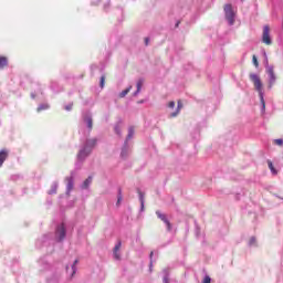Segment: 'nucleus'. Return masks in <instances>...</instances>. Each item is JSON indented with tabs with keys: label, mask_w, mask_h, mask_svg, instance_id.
I'll return each instance as SVG.
<instances>
[{
	"label": "nucleus",
	"mask_w": 283,
	"mask_h": 283,
	"mask_svg": "<svg viewBox=\"0 0 283 283\" xmlns=\"http://www.w3.org/2000/svg\"><path fill=\"white\" fill-rule=\"evenodd\" d=\"M250 81L253 82V85H254L256 92H259L261 105H262L263 109H265L266 102H264V93H262V80H260V75H258L255 73H250Z\"/></svg>",
	"instance_id": "1"
},
{
	"label": "nucleus",
	"mask_w": 283,
	"mask_h": 283,
	"mask_svg": "<svg viewBox=\"0 0 283 283\" xmlns=\"http://www.w3.org/2000/svg\"><path fill=\"white\" fill-rule=\"evenodd\" d=\"M223 10L229 25H233V23H235V11H233V7L231 4H226Z\"/></svg>",
	"instance_id": "2"
},
{
	"label": "nucleus",
	"mask_w": 283,
	"mask_h": 283,
	"mask_svg": "<svg viewBox=\"0 0 283 283\" xmlns=\"http://www.w3.org/2000/svg\"><path fill=\"white\" fill-rule=\"evenodd\" d=\"M262 43L265 45H271L273 43L271 40V28L269 25L263 27Z\"/></svg>",
	"instance_id": "3"
},
{
	"label": "nucleus",
	"mask_w": 283,
	"mask_h": 283,
	"mask_svg": "<svg viewBox=\"0 0 283 283\" xmlns=\"http://www.w3.org/2000/svg\"><path fill=\"white\" fill-rule=\"evenodd\" d=\"M268 74H269V77H270L269 87L271 88L275 85V81H277V77L275 76V71L273 70L272 66H270L268 69Z\"/></svg>",
	"instance_id": "4"
},
{
	"label": "nucleus",
	"mask_w": 283,
	"mask_h": 283,
	"mask_svg": "<svg viewBox=\"0 0 283 283\" xmlns=\"http://www.w3.org/2000/svg\"><path fill=\"white\" fill-rule=\"evenodd\" d=\"M90 154H92V149H87V147H84L78 151L77 160H85L87 156H90Z\"/></svg>",
	"instance_id": "5"
},
{
	"label": "nucleus",
	"mask_w": 283,
	"mask_h": 283,
	"mask_svg": "<svg viewBox=\"0 0 283 283\" xmlns=\"http://www.w3.org/2000/svg\"><path fill=\"white\" fill-rule=\"evenodd\" d=\"M156 216L157 218H159V220L165 222V224L167 226V230L171 231V222L168 221L167 216L163 214L160 211H156Z\"/></svg>",
	"instance_id": "6"
},
{
	"label": "nucleus",
	"mask_w": 283,
	"mask_h": 283,
	"mask_svg": "<svg viewBox=\"0 0 283 283\" xmlns=\"http://www.w3.org/2000/svg\"><path fill=\"white\" fill-rule=\"evenodd\" d=\"M56 238H59L60 242H61V240H65V226L64 224H61L57 227Z\"/></svg>",
	"instance_id": "7"
},
{
	"label": "nucleus",
	"mask_w": 283,
	"mask_h": 283,
	"mask_svg": "<svg viewBox=\"0 0 283 283\" xmlns=\"http://www.w3.org/2000/svg\"><path fill=\"white\" fill-rule=\"evenodd\" d=\"M120 247H123V243L120 241H118L114 247L113 253L115 260H120Z\"/></svg>",
	"instance_id": "8"
},
{
	"label": "nucleus",
	"mask_w": 283,
	"mask_h": 283,
	"mask_svg": "<svg viewBox=\"0 0 283 283\" xmlns=\"http://www.w3.org/2000/svg\"><path fill=\"white\" fill-rule=\"evenodd\" d=\"M7 158H8V150L7 149L0 150V167H3V163H6Z\"/></svg>",
	"instance_id": "9"
},
{
	"label": "nucleus",
	"mask_w": 283,
	"mask_h": 283,
	"mask_svg": "<svg viewBox=\"0 0 283 283\" xmlns=\"http://www.w3.org/2000/svg\"><path fill=\"white\" fill-rule=\"evenodd\" d=\"M84 147H86V149H91L92 151L93 147H96V139H87Z\"/></svg>",
	"instance_id": "10"
},
{
	"label": "nucleus",
	"mask_w": 283,
	"mask_h": 283,
	"mask_svg": "<svg viewBox=\"0 0 283 283\" xmlns=\"http://www.w3.org/2000/svg\"><path fill=\"white\" fill-rule=\"evenodd\" d=\"M180 109H182V102L179 99L177 102V111L175 113H171V118H176V116H178V114H180Z\"/></svg>",
	"instance_id": "11"
},
{
	"label": "nucleus",
	"mask_w": 283,
	"mask_h": 283,
	"mask_svg": "<svg viewBox=\"0 0 283 283\" xmlns=\"http://www.w3.org/2000/svg\"><path fill=\"white\" fill-rule=\"evenodd\" d=\"M8 67V59L6 56H0V70Z\"/></svg>",
	"instance_id": "12"
},
{
	"label": "nucleus",
	"mask_w": 283,
	"mask_h": 283,
	"mask_svg": "<svg viewBox=\"0 0 283 283\" xmlns=\"http://www.w3.org/2000/svg\"><path fill=\"white\" fill-rule=\"evenodd\" d=\"M268 167L271 170V172L273 174V176H277V170L275 169V166H273V161L268 160Z\"/></svg>",
	"instance_id": "13"
},
{
	"label": "nucleus",
	"mask_w": 283,
	"mask_h": 283,
	"mask_svg": "<svg viewBox=\"0 0 283 283\" xmlns=\"http://www.w3.org/2000/svg\"><path fill=\"white\" fill-rule=\"evenodd\" d=\"M145 84V80L140 78L137 82V91L135 92V96L136 94H139L140 90H143V85Z\"/></svg>",
	"instance_id": "14"
},
{
	"label": "nucleus",
	"mask_w": 283,
	"mask_h": 283,
	"mask_svg": "<svg viewBox=\"0 0 283 283\" xmlns=\"http://www.w3.org/2000/svg\"><path fill=\"white\" fill-rule=\"evenodd\" d=\"M74 189V180L72 177L67 178V191H72Z\"/></svg>",
	"instance_id": "15"
},
{
	"label": "nucleus",
	"mask_w": 283,
	"mask_h": 283,
	"mask_svg": "<svg viewBox=\"0 0 283 283\" xmlns=\"http://www.w3.org/2000/svg\"><path fill=\"white\" fill-rule=\"evenodd\" d=\"M128 92H132V86L127 87L126 90L119 93V98H125Z\"/></svg>",
	"instance_id": "16"
},
{
	"label": "nucleus",
	"mask_w": 283,
	"mask_h": 283,
	"mask_svg": "<svg viewBox=\"0 0 283 283\" xmlns=\"http://www.w3.org/2000/svg\"><path fill=\"white\" fill-rule=\"evenodd\" d=\"M92 185V177H88L86 180H84L82 188L87 189Z\"/></svg>",
	"instance_id": "17"
},
{
	"label": "nucleus",
	"mask_w": 283,
	"mask_h": 283,
	"mask_svg": "<svg viewBox=\"0 0 283 283\" xmlns=\"http://www.w3.org/2000/svg\"><path fill=\"white\" fill-rule=\"evenodd\" d=\"M43 109H50V105H48V104H41V105L38 107V112H43Z\"/></svg>",
	"instance_id": "18"
},
{
	"label": "nucleus",
	"mask_w": 283,
	"mask_h": 283,
	"mask_svg": "<svg viewBox=\"0 0 283 283\" xmlns=\"http://www.w3.org/2000/svg\"><path fill=\"white\" fill-rule=\"evenodd\" d=\"M85 122H86V124H87L88 129H92V127H93L92 117H86V118H85Z\"/></svg>",
	"instance_id": "19"
},
{
	"label": "nucleus",
	"mask_w": 283,
	"mask_h": 283,
	"mask_svg": "<svg viewBox=\"0 0 283 283\" xmlns=\"http://www.w3.org/2000/svg\"><path fill=\"white\" fill-rule=\"evenodd\" d=\"M134 137V128L130 127L129 130H128V137L127 139L129 140V138H133Z\"/></svg>",
	"instance_id": "20"
},
{
	"label": "nucleus",
	"mask_w": 283,
	"mask_h": 283,
	"mask_svg": "<svg viewBox=\"0 0 283 283\" xmlns=\"http://www.w3.org/2000/svg\"><path fill=\"white\" fill-rule=\"evenodd\" d=\"M252 61L255 67H259L260 63L258 62V57L255 55L252 56Z\"/></svg>",
	"instance_id": "21"
},
{
	"label": "nucleus",
	"mask_w": 283,
	"mask_h": 283,
	"mask_svg": "<svg viewBox=\"0 0 283 283\" xmlns=\"http://www.w3.org/2000/svg\"><path fill=\"white\" fill-rule=\"evenodd\" d=\"M99 86L105 87V75H102Z\"/></svg>",
	"instance_id": "22"
},
{
	"label": "nucleus",
	"mask_w": 283,
	"mask_h": 283,
	"mask_svg": "<svg viewBox=\"0 0 283 283\" xmlns=\"http://www.w3.org/2000/svg\"><path fill=\"white\" fill-rule=\"evenodd\" d=\"M122 201H123V195H122V192L119 190L118 197H117V205H120Z\"/></svg>",
	"instance_id": "23"
},
{
	"label": "nucleus",
	"mask_w": 283,
	"mask_h": 283,
	"mask_svg": "<svg viewBox=\"0 0 283 283\" xmlns=\"http://www.w3.org/2000/svg\"><path fill=\"white\" fill-rule=\"evenodd\" d=\"M202 283H211V276L206 275V276L203 277Z\"/></svg>",
	"instance_id": "24"
},
{
	"label": "nucleus",
	"mask_w": 283,
	"mask_h": 283,
	"mask_svg": "<svg viewBox=\"0 0 283 283\" xmlns=\"http://www.w3.org/2000/svg\"><path fill=\"white\" fill-rule=\"evenodd\" d=\"M77 264H78V260H75L73 265H72L73 273H76V265Z\"/></svg>",
	"instance_id": "25"
},
{
	"label": "nucleus",
	"mask_w": 283,
	"mask_h": 283,
	"mask_svg": "<svg viewBox=\"0 0 283 283\" xmlns=\"http://www.w3.org/2000/svg\"><path fill=\"white\" fill-rule=\"evenodd\" d=\"M168 107H170V109H174L176 107V102L174 101L169 102Z\"/></svg>",
	"instance_id": "26"
},
{
	"label": "nucleus",
	"mask_w": 283,
	"mask_h": 283,
	"mask_svg": "<svg viewBox=\"0 0 283 283\" xmlns=\"http://www.w3.org/2000/svg\"><path fill=\"white\" fill-rule=\"evenodd\" d=\"M250 247H253L255 244V237H251L249 241Z\"/></svg>",
	"instance_id": "27"
},
{
	"label": "nucleus",
	"mask_w": 283,
	"mask_h": 283,
	"mask_svg": "<svg viewBox=\"0 0 283 283\" xmlns=\"http://www.w3.org/2000/svg\"><path fill=\"white\" fill-rule=\"evenodd\" d=\"M274 143L276 145H279V147H282L283 146V140L282 139H275Z\"/></svg>",
	"instance_id": "28"
},
{
	"label": "nucleus",
	"mask_w": 283,
	"mask_h": 283,
	"mask_svg": "<svg viewBox=\"0 0 283 283\" xmlns=\"http://www.w3.org/2000/svg\"><path fill=\"white\" fill-rule=\"evenodd\" d=\"M115 132H116V134H120V127L119 126H115Z\"/></svg>",
	"instance_id": "29"
},
{
	"label": "nucleus",
	"mask_w": 283,
	"mask_h": 283,
	"mask_svg": "<svg viewBox=\"0 0 283 283\" xmlns=\"http://www.w3.org/2000/svg\"><path fill=\"white\" fill-rule=\"evenodd\" d=\"M164 283H169V276L164 277Z\"/></svg>",
	"instance_id": "30"
},
{
	"label": "nucleus",
	"mask_w": 283,
	"mask_h": 283,
	"mask_svg": "<svg viewBox=\"0 0 283 283\" xmlns=\"http://www.w3.org/2000/svg\"><path fill=\"white\" fill-rule=\"evenodd\" d=\"M145 45H149V38H145Z\"/></svg>",
	"instance_id": "31"
},
{
	"label": "nucleus",
	"mask_w": 283,
	"mask_h": 283,
	"mask_svg": "<svg viewBox=\"0 0 283 283\" xmlns=\"http://www.w3.org/2000/svg\"><path fill=\"white\" fill-rule=\"evenodd\" d=\"M140 200H142V207L145 205V201L143 200V195H140Z\"/></svg>",
	"instance_id": "32"
},
{
	"label": "nucleus",
	"mask_w": 283,
	"mask_h": 283,
	"mask_svg": "<svg viewBox=\"0 0 283 283\" xmlns=\"http://www.w3.org/2000/svg\"><path fill=\"white\" fill-rule=\"evenodd\" d=\"M150 258H154V252H150Z\"/></svg>",
	"instance_id": "33"
},
{
	"label": "nucleus",
	"mask_w": 283,
	"mask_h": 283,
	"mask_svg": "<svg viewBox=\"0 0 283 283\" xmlns=\"http://www.w3.org/2000/svg\"><path fill=\"white\" fill-rule=\"evenodd\" d=\"M66 109H72V106H67Z\"/></svg>",
	"instance_id": "34"
},
{
	"label": "nucleus",
	"mask_w": 283,
	"mask_h": 283,
	"mask_svg": "<svg viewBox=\"0 0 283 283\" xmlns=\"http://www.w3.org/2000/svg\"><path fill=\"white\" fill-rule=\"evenodd\" d=\"M176 27L178 28V23L176 24Z\"/></svg>",
	"instance_id": "35"
}]
</instances>
